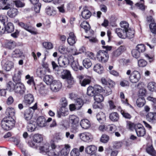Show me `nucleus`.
Masks as SVG:
<instances>
[{"label":"nucleus","instance_id":"obj_55","mask_svg":"<svg viewBox=\"0 0 156 156\" xmlns=\"http://www.w3.org/2000/svg\"><path fill=\"white\" fill-rule=\"evenodd\" d=\"M136 49L140 52H143L145 50V46L142 44H138L136 47Z\"/></svg>","mask_w":156,"mask_h":156},{"label":"nucleus","instance_id":"obj_41","mask_svg":"<svg viewBox=\"0 0 156 156\" xmlns=\"http://www.w3.org/2000/svg\"><path fill=\"white\" fill-rule=\"evenodd\" d=\"M145 99L143 97H139L136 101L137 105L139 107L143 106L145 104Z\"/></svg>","mask_w":156,"mask_h":156},{"label":"nucleus","instance_id":"obj_62","mask_svg":"<svg viewBox=\"0 0 156 156\" xmlns=\"http://www.w3.org/2000/svg\"><path fill=\"white\" fill-rule=\"evenodd\" d=\"M136 5L142 11H144L147 6L144 5V3L139 2L136 4Z\"/></svg>","mask_w":156,"mask_h":156},{"label":"nucleus","instance_id":"obj_15","mask_svg":"<svg viewBox=\"0 0 156 156\" xmlns=\"http://www.w3.org/2000/svg\"><path fill=\"white\" fill-rule=\"evenodd\" d=\"M69 36L67 39L68 44L70 45H73L76 43V39L73 32H71L69 34Z\"/></svg>","mask_w":156,"mask_h":156},{"label":"nucleus","instance_id":"obj_39","mask_svg":"<svg viewBox=\"0 0 156 156\" xmlns=\"http://www.w3.org/2000/svg\"><path fill=\"white\" fill-rule=\"evenodd\" d=\"M23 53V52L21 50L16 49L13 51L12 55L13 57L18 58L21 56Z\"/></svg>","mask_w":156,"mask_h":156},{"label":"nucleus","instance_id":"obj_37","mask_svg":"<svg viewBox=\"0 0 156 156\" xmlns=\"http://www.w3.org/2000/svg\"><path fill=\"white\" fill-rule=\"evenodd\" d=\"M4 67L5 70L9 71L13 68L14 63L12 62L7 61L5 63Z\"/></svg>","mask_w":156,"mask_h":156},{"label":"nucleus","instance_id":"obj_3","mask_svg":"<svg viewBox=\"0 0 156 156\" xmlns=\"http://www.w3.org/2000/svg\"><path fill=\"white\" fill-rule=\"evenodd\" d=\"M127 75H129V79L130 81L132 83H136L140 80L141 75L140 73L138 71L134 70L132 73L130 70H128L126 73Z\"/></svg>","mask_w":156,"mask_h":156},{"label":"nucleus","instance_id":"obj_16","mask_svg":"<svg viewBox=\"0 0 156 156\" xmlns=\"http://www.w3.org/2000/svg\"><path fill=\"white\" fill-rule=\"evenodd\" d=\"M68 114V109L66 107H61L57 112V116L61 118L62 116H65Z\"/></svg>","mask_w":156,"mask_h":156},{"label":"nucleus","instance_id":"obj_23","mask_svg":"<svg viewBox=\"0 0 156 156\" xmlns=\"http://www.w3.org/2000/svg\"><path fill=\"white\" fill-rule=\"evenodd\" d=\"M45 86L42 83H40L39 84L35 86L34 89L36 90H38L39 92L43 94L45 93Z\"/></svg>","mask_w":156,"mask_h":156},{"label":"nucleus","instance_id":"obj_51","mask_svg":"<svg viewBox=\"0 0 156 156\" xmlns=\"http://www.w3.org/2000/svg\"><path fill=\"white\" fill-rule=\"evenodd\" d=\"M146 150L147 153L152 156H154L156 154V152L152 146H150L147 148Z\"/></svg>","mask_w":156,"mask_h":156},{"label":"nucleus","instance_id":"obj_29","mask_svg":"<svg viewBox=\"0 0 156 156\" xmlns=\"http://www.w3.org/2000/svg\"><path fill=\"white\" fill-rule=\"evenodd\" d=\"M71 76L70 72L69 70H63L61 72V77L63 79H67Z\"/></svg>","mask_w":156,"mask_h":156},{"label":"nucleus","instance_id":"obj_21","mask_svg":"<svg viewBox=\"0 0 156 156\" xmlns=\"http://www.w3.org/2000/svg\"><path fill=\"white\" fill-rule=\"evenodd\" d=\"M6 124L8 125V126L12 129L15 125V121L11 117L4 118L3 120Z\"/></svg>","mask_w":156,"mask_h":156},{"label":"nucleus","instance_id":"obj_45","mask_svg":"<svg viewBox=\"0 0 156 156\" xmlns=\"http://www.w3.org/2000/svg\"><path fill=\"white\" fill-rule=\"evenodd\" d=\"M83 63L84 66L87 69L90 67L92 65L90 60L88 58H85L84 59L83 62Z\"/></svg>","mask_w":156,"mask_h":156},{"label":"nucleus","instance_id":"obj_2","mask_svg":"<svg viewBox=\"0 0 156 156\" xmlns=\"http://www.w3.org/2000/svg\"><path fill=\"white\" fill-rule=\"evenodd\" d=\"M8 87L10 91L14 90L15 93L21 95L24 93L26 90L24 85L20 82L16 83L15 85L13 83L10 82Z\"/></svg>","mask_w":156,"mask_h":156},{"label":"nucleus","instance_id":"obj_33","mask_svg":"<svg viewBox=\"0 0 156 156\" xmlns=\"http://www.w3.org/2000/svg\"><path fill=\"white\" fill-rule=\"evenodd\" d=\"M4 29H5V32L6 31L7 33H11L14 30V26L12 23H9L5 26Z\"/></svg>","mask_w":156,"mask_h":156},{"label":"nucleus","instance_id":"obj_53","mask_svg":"<svg viewBox=\"0 0 156 156\" xmlns=\"http://www.w3.org/2000/svg\"><path fill=\"white\" fill-rule=\"evenodd\" d=\"M71 66L73 70L75 71H77L79 69V64L77 61H73L72 62Z\"/></svg>","mask_w":156,"mask_h":156},{"label":"nucleus","instance_id":"obj_27","mask_svg":"<svg viewBox=\"0 0 156 156\" xmlns=\"http://www.w3.org/2000/svg\"><path fill=\"white\" fill-rule=\"evenodd\" d=\"M115 32L119 37L123 39L126 37V33L122 29L120 28H116L115 30Z\"/></svg>","mask_w":156,"mask_h":156},{"label":"nucleus","instance_id":"obj_64","mask_svg":"<svg viewBox=\"0 0 156 156\" xmlns=\"http://www.w3.org/2000/svg\"><path fill=\"white\" fill-rule=\"evenodd\" d=\"M49 146L48 144H44V146L40 147L39 149L44 152H48V151H49L50 148H49Z\"/></svg>","mask_w":156,"mask_h":156},{"label":"nucleus","instance_id":"obj_48","mask_svg":"<svg viewBox=\"0 0 156 156\" xmlns=\"http://www.w3.org/2000/svg\"><path fill=\"white\" fill-rule=\"evenodd\" d=\"M80 26L81 27L85 30L86 32L90 29V25L86 21H83L81 23Z\"/></svg>","mask_w":156,"mask_h":156},{"label":"nucleus","instance_id":"obj_14","mask_svg":"<svg viewBox=\"0 0 156 156\" xmlns=\"http://www.w3.org/2000/svg\"><path fill=\"white\" fill-rule=\"evenodd\" d=\"M34 100L33 95L29 94L25 95L23 101L26 105H30L34 102Z\"/></svg>","mask_w":156,"mask_h":156},{"label":"nucleus","instance_id":"obj_20","mask_svg":"<svg viewBox=\"0 0 156 156\" xmlns=\"http://www.w3.org/2000/svg\"><path fill=\"white\" fill-rule=\"evenodd\" d=\"M97 147L94 145L88 146L85 148V151L87 154L92 155L94 154L97 150Z\"/></svg>","mask_w":156,"mask_h":156},{"label":"nucleus","instance_id":"obj_42","mask_svg":"<svg viewBox=\"0 0 156 156\" xmlns=\"http://www.w3.org/2000/svg\"><path fill=\"white\" fill-rule=\"evenodd\" d=\"M147 87L149 90L151 91H154L156 90V84L154 82H150L148 83Z\"/></svg>","mask_w":156,"mask_h":156},{"label":"nucleus","instance_id":"obj_61","mask_svg":"<svg viewBox=\"0 0 156 156\" xmlns=\"http://www.w3.org/2000/svg\"><path fill=\"white\" fill-rule=\"evenodd\" d=\"M6 112L11 117L14 115V109L13 108H8L7 109Z\"/></svg>","mask_w":156,"mask_h":156},{"label":"nucleus","instance_id":"obj_43","mask_svg":"<svg viewBox=\"0 0 156 156\" xmlns=\"http://www.w3.org/2000/svg\"><path fill=\"white\" fill-rule=\"evenodd\" d=\"M16 45L15 42L13 41L10 40L6 44V47L9 49H12L15 48Z\"/></svg>","mask_w":156,"mask_h":156},{"label":"nucleus","instance_id":"obj_12","mask_svg":"<svg viewBox=\"0 0 156 156\" xmlns=\"http://www.w3.org/2000/svg\"><path fill=\"white\" fill-rule=\"evenodd\" d=\"M146 119L149 122L154 123L156 122V113L149 112L146 115Z\"/></svg>","mask_w":156,"mask_h":156},{"label":"nucleus","instance_id":"obj_32","mask_svg":"<svg viewBox=\"0 0 156 156\" xmlns=\"http://www.w3.org/2000/svg\"><path fill=\"white\" fill-rule=\"evenodd\" d=\"M46 70L45 68L44 67L38 68L36 71L37 75L38 77L41 78L45 74Z\"/></svg>","mask_w":156,"mask_h":156},{"label":"nucleus","instance_id":"obj_24","mask_svg":"<svg viewBox=\"0 0 156 156\" xmlns=\"http://www.w3.org/2000/svg\"><path fill=\"white\" fill-rule=\"evenodd\" d=\"M69 121L72 125H77L79 121V118L74 115H70L69 118Z\"/></svg>","mask_w":156,"mask_h":156},{"label":"nucleus","instance_id":"obj_5","mask_svg":"<svg viewBox=\"0 0 156 156\" xmlns=\"http://www.w3.org/2000/svg\"><path fill=\"white\" fill-rule=\"evenodd\" d=\"M102 91V88L99 85H96L94 87H89L87 89V94L90 96H94L97 93H100Z\"/></svg>","mask_w":156,"mask_h":156},{"label":"nucleus","instance_id":"obj_36","mask_svg":"<svg viewBox=\"0 0 156 156\" xmlns=\"http://www.w3.org/2000/svg\"><path fill=\"white\" fill-rule=\"evenodd\" d=\"M94 100L97 102L101 103L104 101V97L101 94H100L99 93H97L94 96Z\"/></svg>","mask_w":156,"mask_h":156},{"label":"nucleus","instance_id":"obj_63","mask_svg":"<svg viewBox=\"0 0 156 156\" xmlns=\"http://www.w3.org/2000/svg\"><path fill=\"white\" fill-rule=\"evenodd\" d=\"M133 56L136 58H138L140 55V53L136 49H133L132 51Z\"/></svg>","mask_w":156,"mask_h":156},{"label":"nucleus","instance_id":"obj_57","mask_svg":"<svg viewBox=\"0 0 156 156\" xmlns=\"http://www.w3.org/2000/svg\"><path fill=\"white\" fill-rule=\"evenodd\" d=\"M44 47L47 49H50L52 48L53 45L52 44L49 42H44L43 43Z\"/></svg>","mask_w":156,"mask_h":156},{"label":"nucleus","instance_id":"obj_59","mask_svg":"<svg viewBox=\"0 0 156 156\" xmlns=\"http://www.w3.org/2000/svg\"><path fill=\"white\" fill-rule=\"evenodd\" d=\"M6 122H5L4 121L2 120L1 122V126L4 130H8L11 129L10 127L8 126V125L6 124Z\"/></svg>","mask_w":156,"mask_h":156},{"label":"nucleus","instance_id":"obj_38","mask_svg":"<svg viewBox=\"0 0 156 156\" xmlns=\"http://www.w3.org/2000/svg\"><path fill=\"white\" fill-rule=\"evenodd\" d=\"M75 104L76 105V107L77 110H79L82 107L83 105V101L82 99L78 98L75 100Z\"/></svg>","mask_w":156,"mask_h":156},{"label":"nucleus","instance_id":"obj_19","mask_svg":"<svg viewBox=\"0 0 156 156\" xmlns=\"http://www.w3.org/2000/svg\"><path fill=\"white\" fill-rule=\"evenodd\" d=\"M19 13L17 9L15 8H12L8 11L7 15L9 17L13 18L18 15Z\"/></svg>","mask_w":156,"mask_h":156},{"label":"nucleus","instance_id":"obj_50","mask_svg":"<svg viewBox=\"0 0 156 156\" xmlns=\"http://www.w3.org/2000/svg\"><path fill=\"white\" fill-rule=\"evenodd\" d=\"M149 28L151 32L156 34V23H151L149 24Z\"/></svg>","mask_w":156,"mask_h":156},{"label":"nucleus","instance_id":"obj_31","mask_svg":"<svg viewBox=\"0 0 156 156\" xmlns=\"http://www.w3.org/2000/svg\"><path fill=\"white\" fill-rule=\"evenodd\" d=\"M45 10L47 14L49 16H54L56 13V11L53 8L49 6L46 7Z\"/></svg>","mask_w":156,"mask_h":156},{"label":"nucleus","instance_id":"obj_18","mask_svg":"<svg viewBox=\"0 0 156 156\" xmlns=\"http://www.w3.org/2000/svg\"><path fill=\"white\" fill-rule=\"evenodd\" d=\"M27 128L29 131L32 132L35 130L37 127V124L34 120H31L27 122Z\"/></svg>","mask_w":156,"mask_h":156},{"label":"nucleus","instance_id":"obj_56","mask_svg":"<svg viewBox=\"0 0 156 156\" xmlns=\"http://www.w3.org/2000/svg\"><path fill=\"white\" fill-rule=\"evenodd\" d=\"M86 51L85 48L84 47H82L79 49L80 52H77L76 51H73L72 52V54L74 55H77L80 53L85 52Z\"/></svg>","mask_w":156,"mask_h":156},{"label":"nucleus","instance_id":"obj_11","mask_svg":"<svg viewBox=\"0 0 156 156\" xmlns=\"http://www.w3.org/2000/svg\"><path fill=\"white\" fill-rule=\"evenodd\" d=\"M79 136L83 141L85 142H87L92 138V137L91 134L88 132L79 134Z\"/></svg>","mask_w":156,"mask_h":156},{"label":"nucleus","instance_id":"obj_58","mask_svg":"<svg viewBox=\"0 0 156 156\" xmlns=\"http://www.w3.org/2000/svg\"><path fill=\"white\" fill-rule=\"evenodd\" d=\"M14 3L16 6L18 8H22L25 5L24 3L22 2L19 0L14 1Z\"/></svg>","mask_w":156,"mask_h":156},{"label":"nucleus","instance_id":"obj_54","mask_svg":"<svg viewBox=\"0 0 156 156\" xmlns=\"http://www.w3.org/2000/svg\"><path fill=\"white\" fill-rule=\"evenodd\" d=\"M52 65L53 69L57 71L58 74L59 73L61 70V67H59L54 61L52 62Z\"/></svg>","mask_w":156,"mask_h":156},{"label":"nucleus","instance_id":"obj_44","mask_svg":"<svg viewBox=\"0 0 156 156\" xmlns=\"http://www.w3.org/2000/svg\"><path fill=\"white\" fill-rule=\"evenodd\" d=\"M126 37H127L129 39L132 38L134 37L135 34V31L131 29H129L125 32Z\"/></svg>","mask_w":156,"mask_h":156},{"label":"nucleus","instance_id":"obj_34","mask_svg":"<svg viewBox=\"0 0 156 156\" xmlns=\"http://www.w3.org/2000/svg\"><path fill=\"white\" fill-rule=\"evenodd\" d=\"M110 119L113 122H117L119 119V115L116 112H113L110 114L109 116Z\"/></svg>","mask_w":156,"mask_h":156},{"label":"nucleus","instance_id":"obj_7","mask_svg":"<svg viewBox=\"0 0 156 156\" xmlns=\"http://www.w3.org/2000/svg\"><path fill=\"white\" fill-rule=\"evenodd\" d=\"M56 147L54 142L51 141L50 149L47 153L48 156H58V152L57 151Z\"/></svg>","mask_w":156,"mask_h":156},{"label":"nucleus","instance_id":"obj_6","mask_svg":"<svg viewBox=\"0 0 156 156\" xmlns=\"http://www.w3.org/2000/svg\"><path fill=\"white\" fill-rule=\"evenodd\" d=\"M135 129L137 136L139 137L143 136L146 133L144 128L140 124L135 125Z\"/></svg>","mask_w":156,"mask_h":156},{"label":"nucleus","instance_id":"obj_49","mask_svg":"<svg viewBox=\"0 0 156 156\" xmlns=\"http://www.w3.org/2000/svg\"><path fill=\"white\" fill-rule=\"evenodd\" d=\"M43 140L42 137L41 135L37 134L33 136V140L36 143H39Z\"/></svg>","mask_w":156,"mask_h":156},{"label":"nucleus","instance_id":"obj_9","mask_svg":"<svg viewBox=\"0 0 156 156\" xmlns=\"http://www.w3.org/2000/svg\"><path fill=\"white\" fill-rule=\"evenodd\" d=\"M62 87V83L59 81L55 80H54L50 85L51 89L54 92L59 90Z\"/></svg>","mask_w":156,"mask_h":156},{"label":"nucleus","instance_id":"obj_8","mask_svg":"<svg viewBox=\"0 0 156 156\" xmlns=\"http://www.w3.org/2000/svg\"><path fill=\"white\" fill-rule=\"evenodd\" d=\"M126 50V47L124 46H120L112 53L113 58L118 57Z\"/></svg>","mask_w":156,"mask_h":156},{"label":"nucleus","instance_id":"obj_46","mask_svg":"<svg viewBox=\"0 0 156 156\" xmlns=\"http://www.w3.org/2000/svg\"><path fill=\"white\" fill-rule=\"evenodd\" d=\"M120 26L122 29V30L125 31V32L128 30L129 28V25L128 23L125 21H122L120 23Z\"/></svg>","mask_w":156,"mask_h":156},{"label":"nucleus","instance_id":"obj_47","mask_svg":"<svg viewBox=\"0 0 156 156\" xmlns=\"http://www.w3.org/2000/svg\"><path fill=\"white\" fill-rule=\"evenodd\" d=\"M116 127L114 125H109L106 127L107 130L111 133H114L116 130Z\"/></svg>","mask_w":156,"mask_h":156},{"label":"nucleus","instance_id":"obj_60","mask_svg":"<svg viewBox=\"0 0 156 156\" xmlns=\"http://www.w3.org/2000/svg\"><path fill=\"white\" fill-rule=\"evenodd\" d=\"M71 156H79L80 152L79 150L77 148H74L70 152Z\"/></svg>","mask_w":156,"mask_h":156},{"label":"nucleus","instance_id":"obj_52","mask_svg":"<svg viewBox=\"0 0 156 156\" xmlns=\"http://www.w3.org/2000/svg\"><path fill=\"white\" fill-rule=\"evenodd\" d=\"M91 82V80L89 78H85L83 81H80V83L81 85L83 87H85L86 85L89 84Z\"/></svg>","mask_w":156,"mask_h":156},{"label":"nucleus","instance_id":"obj_17","mask_svg":"<svg viewBox=\"0 0 156 156\" xmlns=\"http://www.w3.org/2000/svg\"><path fill=\"white\" fill-rule=\"evenodd\" d=\"M22 71L21 70H15V73L13 77V80L16 83L20 82L21 75Z\"/></svg>","mask_w":156,"mask_h":156},{"label":"nucleus","instance_id":"obj_25","mask_svg":"<svg viewBox=\"0 0 156 156\" xmlns=\"http://www.w3.org/2000/svg\"><path fill=\"white\" fill-rule=\"evenodd\" d=\"M58 50L60 53L64 54L66 53V51L71 52L72 53L73 49L70 47H68L66 48L64 46H60L58 48Z\"/></svg>","mask_w":156,"mask_h":156},{"label":"nucleus","instance_id":"obj_40","mask_svg":"<svg viewBox=\"0 0 156 156\" xmlns=\"http://www.w3.org/2000/svg\"><path fill=\"white\" fill-rule=\"evenodd\" d=\"M81 15L83 18L85 19H87L91 16V13L88 10L85 9L82 12Z\"/></svg>","mask_w":156,"mask_h":156},{"label":"nucleus","instance_id":"obj_26","mask_svg":"<svg viewBox=\"0 0 156 156\" xmlns=\"http://www.w3.org/2000/svg\"><path fill=\"white\" fill-rule=\"evenodd\" d=\"M80 124L82 128L85 129H87L90 126V122L87 119L82 120L80 122Z\"/></svg>","mask_w":156,"mask_h":156},{"label":"nucleus","instance_id":"obj_35","mask_svg":"<svg viewBox=\"0 0 156 156\" xmlns=\"http://www.w3.org/2000/svg\"><path fill=\"white\" fill-rule=\"evenodd\" d=\"M53 77L50 75H46L44 78V81L48 85H51L52 82L54 81Z\"/></svg>","mask_w":156,"mask_h":156},{"label":"nucleus","instance_id":"obj_10","mask_svg":"<svg viewBox=\"0 0 156 156\" xmlns=\"http://www.w3.org/2000/svg\"><path fill=\"white\" fill-rule=\"evenodd\" d=\"M70 61L65 56H60L58 59V63L60 67H65L68 65Z\"/></svg>","mask_w":156,"mask_h":156},{"label":"nucleus","instance_id":"obj_4","mask_svg":"<svg viewBox=\"0 0 156 156\" xmlns=\"http://www.w3.org/2000/svg\"><path fill=\"white\" fill-rule=\"evenodd\" d=\"M37 108V104L36 103L34 105L26 109L24 112V119L28 122L33 120V116L34 110Z\"/></svg>","mask_w":156,"mask_h":156},{"label":"nucleus","instance_id":"obj_28","mask_svg":"<svg viewBox=\"0 0 156 156\" xmlns=\"http://www.w3.org/2000/svg\"><path fill=\"white\" fill-rule=\"evenodd\" d=\"M94 70L99 74H102L103 73L104 69L101 64L98 63L94 66Z\"/></svg>","mask_w":156,"mask_h":156},{"label":"nucleus","instance_id":"obj_13","mask_svg":"<svg viewBox=\"0 0 156 156\" xmlns=\"http://www.w3.org/2000/svg\"><path fill=\"white\" fill-rule=\"evenodd\" d=\"M18 24L21 27L23 28L32 34H36V32L33 30V28L29 26L27 24H25L23 22H19Z\"/></svg>","mask_w":156,"mask_h":156},{"label":"nucleus","instance_id":"obj_30","mask_svg":"<svg viewBox=\"0 0 156 156\" xmlns=\"http://www.w3.org/2000/svg\"><path fill=\"white\" fill-rule=\"evenodd\" d=\"M97 120L101 123L103 122L105 119V115L102 112L98 113L96 115Z\"/></svg>","mask_w":156,"mask_h":156},{"label":"nucleus","instance_id":"obj_22","mask_svg":"<svg viewBox=\"0 0 156 156\" xmlns=\"http://www.w3.org/2000/svg\"><path fill=\"white\" fill-rule=\"evenodd\" d=\"M37 124L40 127H43L46 125V122L45 118L43 116L39 117L37 120Z\"/></svg>","mask_w":156,"mask_h":156},{"label":"nucleus","instance_id":"obj_1","mask_svg":"<svg viewBox=\"0 0 156 156\" xmlns=\"http://www.w3.org/2000/svg\"><path fill=\"white\" fill-rule=\"evenodd\" d=\"M102 48L105 49L106 51L100 50L97 53V58L98 60L102 63H105L108 60L109 55L107 51H110L112 49L111 46H103Z\"/></svg>","mask_w":156,"mask_h":156}]
</instances>
